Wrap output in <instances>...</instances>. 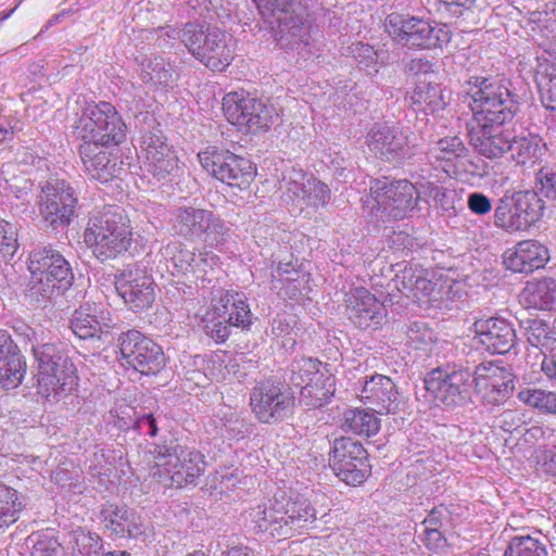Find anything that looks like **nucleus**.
I'll use <instances>...</instances> for the list:
<instances>
[{
  "label": "nucleus",
  "mask_w": 556,
  "mask_h": 556,
  "mask_svg": "<svg viewBox=\"0 0 556 556\" xmlns=\"http://www.w3.org/2000/svg\"><path fill=\"white\" fill-rule=\"evenodd\" d=\"M518 399L532 407L546 413H556V393L541 389H525L518 393Z\"/></svg>",
  "instance_id": "obj_52"
},
{
  "label": "nucleus",
  "mask_w": 556,
  "mask_h": 556,
  "mask_svg": "<svg viewBox=\"0 0 556 556\" xmlns=\"http://www.w3.org/2000/svg\"><path fill=\"white\" fill-rule=\"evenodd\" d=\"M425 389L440 405L454 409L470 400L475 386L473 372L462 365H446L432 369L425 379Z\"/></svg>",
  "instance_id": "obj_9"
},
{
  "label": "nucleus",
  "mask_w": 556,
  "mask_h": 556,
  "mask_svg": "<svg viewBox=\"0 0 556 556\" xmlns=\"http://www.w3.org/2000/svg\"><path fill=\"white\" fill-rule=\"evenodd\" d=\"M409 100L413 105H416L426 113L439 112L446 105L441 87L425 80L416 84Z\"/></svg>",
  "instance_id": "obj_38"
},
{
  "label": "nucleus",
  "mask_w": 556,
  "mask_h": 556,
  "mask_svg": "<svg viewBox=\"0 0 556 556\" xmlns=\"http://www.w3.org/2000/svg\"><path fill=\"white\" fill-rule=\"evenodd\" d=\"M434 152V157L437 160L451 162L455 159L465 156L467 149L462 139L457 136H453L440 139L437 142Z\"/></svg>",
  "instance_id": "obj_55"
},
{
  "label": "nucleus",
  "mask_w": 556,
  "mask_h": 556,
  "mask_svg": "<svg viewBox=\"0 0 556 556\" xmlns=\"http://www.w3.org/2000/svg\"><path fill=\"white\" fill-rule=\"evenodd\" d=\"M504 556H547V549L538 538L516 535L510 540Z\"/></svg>",
  "instance_id": "obj_48"
},
{
  "label": "nucleus",
  "mask_w": 556,
  "mask_h": 556,
  "mask_svg": "<svg viewBox=\"0 0 556 556\" xmlns=\"http://www.w3.org/2000/svg\"><path fill=\"white\" fill-rule=\"evenodd\" d=\"M250 405L258 421L273 425L291 414L294 396L281 382L266 380L252 389Z\"/></svg>",
  "instance_id": "obj_18"
},
{
  "label": "nucleus",
  "mask_w": 556,
  "mask_h": 556,
  "mask_svg": "<svg viewBox=\"0 0 556 556\" xmlns=\"http://www.w3.org/2000/svg\"><path fill=\"white\" fill-rule=\"evenodd\" d=\"M109 315L104 312L98 315L96 307L89 304L81 305L72 314L70 328L79 339H101L111 328L112 320Z\"/></svg>",
  "instance_id": "obj_30"
},
{
  "label": "nucleus",
  "mask_w": 556,
  "mask_h": 556,
  "mask_svg": "<svg viewBox=\"0 0 556 556\" xmlns=\"http://www.w3.org/2000/svg\"><path fill=\"white\" fill-rule=\"evenodd\" d=\"M309 178L311 175L302 169L291 167L283 173L279 188L290 199L300 200L301 195L305 193V187Z\"/></svg>",
  "instance_id": "obj_50"
},
{
  "label": "nucleus",
  "mask_w": 556,
  "mask_h": 556,
  "mask_svg": "<svg viewBox=\"0 0 556 556\" xmlns=\"http://www.w3.org/2000/svg\"><path fill=\"white\" fill-rule=\"evenodd\" d=\"M37 363V392L49 402H58L76 386V367L62 344L51 338L35 350Z\"/></svg>",
  "instance_id": "obj_4"
},
{
  "label": "nucleus",
  "mask_w": 556,
  "mask_h": 556,
  "mask_svg": "<svg viewBox=\"0 0 556 556\" xmlns=\"http://www.w3.org/2000/svg\"><path fill=\"white\" fill-rule=\"evenodd\" d=\"M136 118L140 131V149L144 156L148 172L157 180L165 179L178 170V156L168 143L153 114L143 110L136 96L128 105Z\"/></svg>",
  "instance_id": "obj_2"
},
{
  "label": "nucleus",
  "mask_w": 556,
  "mask_h": 556,
  "mask_svg": "<svg viewBox=\"0 0 556 556\" xmlns=\"http://www.w3.org/2000/svg\"><path fill=\"white\" fill-rule=\"evenodd\" d=\"M245 519L256 533L287 539L314 528L317 511L307 498L286 497L283 493L251 507Z\"/></svg>",
  "instance_id": "obj_1"
},
{
  "label": "nucleus",
  "mask_w": 556,
  "mask_h": 556,
  "mask_svg": "<svg viewBox=\"0 0 556 556\" xmlns=\"http://www.w3.org/2000/svg\"><path fill=\"white\" fill-rule=\"evenodd\" d=\"M538 465L545 475L556 478V445L539 454Z\"/></svg>",
  "instance_id": "obj_64"
},
{
  "label": "nucleus",
  "mask_w": 556,
  "mask_h": 556,
  "mask_svg": "<svg viewBox=\"0 0 556 556\" xmlns=\"http://www.w3.org/2000/svg\"><path fill=\"white\" fill-rule=\"evenodd\" d=\"M15 333L25 344L30 346L33 354L36 349H39L41 344L46 343V341L50 339V331L42 328H31L25 324L17 326L15 328Z\"/></svg>",
  "instance_id": "obj_60"
},
{
  "label": "nucleus",
  "mask_w": 556,
  "mask_h": 556,
  "mask_svg": "<svg viewBox=\"0 0 556 556\" xmlns=\"http://www.w3.org/2000/svg\"><path fill=\"white\" fill-rule=\"evenodd\" d=\"M178 38L197 60L212 71H224L233 59L231 38L216 27L186 23L178 31Z\"/></svg>",
  "instance_id": "obj_7"
},
{
  "label": "nucleus",
  "mask_w": 556,
  "mask_h": 556,
  "mask_svg": "<svg viewBox=\"0 0 556 556\" xmlns=\"http://www.w3.org/2000/svg\"><path fill=\"white\" fill-rule=\"evenodd\" d=\"M380 419L368 409H350L344 414L343 427L355 434L371 437L380 430Z\"/></svg>",
  "instance_id": "obj_42"
},
{
  "label": "nucleus",
  "mask_w": 556,
  "mask_h": 556,
  "mask_svg": "<svg viewBox=\"0 0 556 556\" xmlns=\"http://www.w3.org/2000/svg\"><path fill=\"white\" fill-rule=\"evenodd\" d=\"M26 374V362L16 349L0 357V388L11 390L17 388Z\"/></svg>",
  "instance_id": "obj_39"
},
{
  "label": "nucleus",
  "mask_w": 556,
  "mask_h": 556,
  "mask_svg": "<svg viewBox=\"0 0 556 556\" xmlns=\"http://www.w3.org/2000/svg\"><path fill=\"white\" fill-rule=\"evenodd\" d=\"M348 51L358 67L366 71L368 75H376L379 72V54L372 46L364 42H354L348 47Z\"/></svg>",
  "instance_id": "obj_49"
},
{
  "label": "nucleus",
  "mask_w": 556,
  "mask_h": 556,
  "mask_svg": "<svg viewBox=\"0 0 556 556\" xmlns=\"http://www.w3.org/2000/svg\"><path fill=\"white\" fill-rule=\"evenodd\" d=\"M510 87V80L505 77H475L473 87L469 90L472 108L490 106V103L515 96Z\"/></svg>",
  "instance_id": "obj_32"
},
{
  "label": "nucleus",
  "mask_w": 556,
  "mask_h": 556,
  "mask_svg": "<svg viewBox=\"0 0 556 556\" xmlns=\"http://www.w3.org/2000/svg\"><path fill=\"white\" fill-rule=\"evenodd\" d=\"M470 144L482 156L497 159L509 150L510 132L505 125L477 123L469 131Z\"/></svg>",
  "instance_id": "obj_26"
},
{
  "label": "nucleus",
  "mask_w": 556,
  "mask_h": 556,
  "mask_svg": "<svg viewBox=\"0 0 556 556\" xmlns=\"http://www.w3.org/2000/svg\"><path fill=\"white\" fill-rule=\"evenodd\" d=\"M350 320L361 329L377 327L383 316V305L364 288L355 289L348 299Z\"/></svg>",
  "instance_id": "obj_28"
},
{
  "label": "nucleus",
  "mask_w": 556,
  "mask_h": 556,
  "mask_svg": "<svg viewBox=\"0 0 556 556\" xmlns=\"http://www.w3.org/2000/svg\"><path fill=\"white\" fill-rule=\"evenodd\" d=\"M24 504L20 500L17 491L0 484V528L9 526L18 519Z\"/></svg>",
  "instance_id": "obj_46"
},
{
  "label": "nucleus",
  "mask_w": 556,
  "mask_h": 556,
  "mask_svg": "<svg viewBox=\"0 0 556 556\" xmlns=\"http://www.w3.org/2000/svg\"><path fill=\"white\" fill-rule=\"evenodd\" d=\"M216 305L226 311L227 321L232 327L248 328L252 324V313L242 295L237 292L226 291L220 294L218 300H214Z\"/></svg>",
  "instance_id": "obj_36"
},
{
  "label": "nucleus",
  "mask_w": 556,
  "mask_h": 556,
  "mask_svg": "<svg viewBox=\"0 0 556 556\" xmlns=\"http://www.w3.org/2000/svg\"><path fill=\"white\" fill-rule=\"evenodd\" d=\"M331 197L329 187L313 176L308 179L305 193L300 200L307 206L319 207L328 204Z\"/></svg>",
  "instance_id": "obj_53"
},
{
  "label": "nucleus",
  "mask_w": 556,
  "mask_h": 556,
  "mask_svg": "<svg viewBox=\"0 0 556 556\" xmlns=\"http://www.w3.org/2000/svg\"><path fill=\"white\" fill-rule=\"evenodd\" d=\"M73 554L79 556H98L102 549V540L98 534L77 528L70 533Z\"/></svg>",
  "instance_id": "obj_47"
},
{
  "label": "nucleus",
  "mask_w": 556,
  "mask_h": 556,
  "mask_svg": "<svg viewBox=\"0 0 556 556\" xmlns=\"http://www.w3.org/2000/svg\"><path fill=\"white\" fill-rule=\"evenodd\" d=\"M201 166L217 180L243 190L254 180L253 163L228 150L208 147L198 154Z\"/></svg>",
  "instance_id": "obj_15"
},
{
  "label": "nucleus",
  "mask_w": 556,
  "mask_h": 556,
  "mask_svg": "<svg viewBox=\"0 0 556 556\" xmlns=\"http://www.w3.org/2000/svg\"><path fill=\"white\" fill-rule=\"evenodd\" d=\"M519 97L517 94L504 98L480 108H472L473 118L477 123L506 125L510 123L519 111Z\"/></svg>",
  "instance_id": "obj_33"
},
{
  "label": "nucleus",
  "mask_w": 556,
  "mask_h": 556,
  "mask_svg": "<svg viewBox=\"0 0 556 556\" xmlns=\"http://www.w3.org/2000/svg\"><path fill=\"white\" fill-rule=\"evenodd\" d=\"M548 260V249L536 240L520 241L503 255L507 269L526 274L542 268Z\"/></svg>",
  "instance_id": "obj_27"
},
{
  "label": "nucleus",
  "mask_w": 556,
  "mask_h": 556,
  "mask_svg": "<svg viewBox=\"0 0 556 556\" xmlns=\"http://www.w3.org/2000/svg\"><path fill=\"white\" fill-rule=\"evenodd\" d=\"M330 375L321 362L312 357H300L289 368V380L295 387L306 386Z\"/></svg>",
  "instance_id": "obj_41"
},
{
  "label": "nucleus",
  "mask_w": 556,
  "mask_h": 556,
  "mask_svg": "<svg viewBox=\"0 0 556 556\" xmlns=\"http://www.w3.org/2000/svg\"><path fill=\"white\" fill-rule=\"evenodd\" d=\"M79 155L87 175L101 184L111 181L123 170V162L115 147L83 143L79 147Z\"/></svg>",
  "instance_id": "obj_24"
},
{
  "label": "nucleus",
  "mask_w": 556,
  "mask_h": 556,
  "mask_svg": "<svg viewBox=\"0 0 556 556\" xmlns=\"http://www.w3.org/2000/svg\"><path fill=\"white\" fill-rule=\"evenodd\" d=\"M419 193L408 180L375 179L370 181L369 194L365 200L376 222L399 220L417 211Z\"/></svg>",
  "instance_id": "obj_5"
},
{
  "label": "nucleus",
  "mask_w": 556,
  "mask_h": 556,
  "mask_svg": "<svg viewBox=\"0 0 556 556\" xmlns=\"http://www.w3.org/2000/svg\"><path fill=\"white\" fill-rule=\"evenodd\" d=\"M122 359L142 375H155L165 366L162 348L140 331L130 329L118 337Z\"/></svg>",
  "instance_id": "obj_20"
},
{
  "label": "nucleus",
  "mask_w": 556,
  "mask_h": 556,
  "mask_svg": "<svg viewBox=\"0 0 556 556\" xmlns=\"http://www.w3.org/2000/svg\"><path fill=\"white\" fill-rule=\"evenodd\" d=\"M528 342L538 349H549L551 344L554 343L549 326L542 319H530L526 327Z\"/></svg>",
  "instance_id": "obj_54"
},
{
  "label": "nucleus",
  "mask_w": 556,
  "mask_h": 556,
  "mask_svg": "<svg viewBox=\"0 0 556 556\" xmlns=\"http://www.w3.org/2000/svg\"><path fill=\"white\" fill-rule=\"evenodd\" d=\"M18 249L17 228L15 225L0 219V255L3 260H11Z\"/></svg>",
  "instance_id": "obj_56"
},
{
  "label": "nucleus",
  "mask_w": 556,
  "mask_h": 556,
  "mask_svg": "<svg viewBox=\"0 0 556 556\" xmlns=\"http://www.w3.org/2000/svg\"><path fill=\"white\" fill-rule=\"evenodd\" d=\"M30 278L27 285L26 296L37 306L46 305L53 296L58 295L72 283H63L48 275H39L36 269H29Z\"/></svg>",
  "instance_id": "obj_34"
},
{
  "label": "nucleus",
  "mask_w": 556,
  "mask_h": 556,
  "mask_svg": "<svg viewBox=\"0 0 556 556\" xmlns=\"http://www.w3.org/2000/svg\"><path fill=\"white\" fill-rule=\"evenodd\" d=\"M538 87L542 105L556 112V66H548L544 73L538 77Z\"/></svg>",
  "instance_id": "obj_51"
},
{
  "label": "nucleus",
  "mask_w": 556,
  "mask_h": 556,
  "mask_svg": "<svg viewBox=\"0 0 556 556\" xmlns=\"http://www.w3.org/2000/svg\"><path fill=\"white\" fill-rule=\"evenodd\" d=\"M407 344L416 350L425 349L433 340V333L425 323L414 321L407 327Z\"/></svg>",
  "instance_id": "obj_58"
},
{
  "label": "nucleus",
  "mask_w": 556,
  "mask_h": 556,
  "mask_svg": "<svg viewBox=\"0 0 556 556\" xmlns=\"http://www.w3.org/2000/svg\"><path fill=\"white\" fill-rule=\"evenodd\" d=\"M84 240L98 260L114 258L131 244L130 219L121 207L104 208L89 218Z\"/></svg>",
  "instance_id": "obj_3"
},
{
  "label": "nucleus",
  "mask_w": 556,
  "mask_h": 556,
  "mask_svg": "<svg viewBox=\"0 0 556 556\" xmlns=\"http://www.w3.org/2000/svg\"><path fill=\"white\" fill-rule=\"evenodd\" d=\"M525 425V415L513 409L504 410L495 419V426L505 432L513 433Z\"/></svg>",
  "instance_id": "obj_62"
},
{
  "label": "nucleus",
  "mask_w": 556,
  "mask_h": 556,
  "mask_svg": "<svg viewBox=\"0 0 556 556\" xmlns=\"http://www.w3.org/2000/svg\"><path fill=\"white\" fill-rule=\"evenodd\" d=\"M361 401L376 414H397L404 406V400L394 381L383 375H374L365 380L361 390Z\"/></svg>",
  "instance_id": "obj_22"
},
{
  "label": "nucleus",
  "mask_w": 556,
  "mask_h": 556,
  "mask_svg": "<svg viewBox=\"0 0 556 556\" xmlns=\"http://www.w3.org/2000/svg\"><path fill=\"white\" fill-rule=\"evenodd\" d=\"M415 289L412 293V298L421 301L422 299H428L429 301H437L438 298L435 295V287L437 283L432 280L426 278L424 276V271H420L418 276V281L416 282Z\"/></svg>",
  "instance_id": "obj_63"
},
{
  "label": "nucleus",
  "mask_w": 556,
  "mask_h": 556,
  "mask_svg": "<svg viewBox=\"0 0 556 556\" xmlns=\"http://www.w3.org/2000/svg\"><path fill=\"white\" fill-rule=\"evenodd\" d=\"M129 510L125 506L105 503L101 506L98 519L105 532L111 536L124 538V526Z\"/></svg>",
  "instance_id": "obj_43"
},
{
  "label": "nucleus",
  "mask_w": 556,
  "mask_h": 556,
  "mask_svg": "<svg viewBox=\"0 0 556 556\" xmlns=\"http://www.w3.org/2000/svg\"><path fill=\"white\" fill-rule=\"evenodd\" d=\"M77 204L74 188L64 179H50L41 186L39 214L53 229L67 227L72 223Z\"/></svg>",
  "instance_id": "obj_16"
},
{
  "label": "nucleus",
  "mask_w": 556,
  "mask_h": 556,
  "mask_svg": "<svg viewBox=\"0 0 556 556\" xmlns=\"http://www.w3.org/2000/svg\"><path fill=\"white\" fill-rule=\"evenodd\" d=\"M28 269L48 275L63 283H72L74 275L70 263L51 245L37 247L29 253Z\"/></svg>",
  "instance_id": "obj_29"
},
{
  "label": "nucleus",
  "mask_w": 556,
  "mask_h": 556,
  "mask_svg": "<svg viewBox=\"0 0 556 556\" xmlns=\"http://www.w3.org/2000/svg\"><path fill=\"white\" fill-rule=\"evenodd\" d=\"M223 112L229 123L250 132L269 129L279 116L274 104L237 91L224 97Z\"/></svg>",
  "instance_id": "obj_14"
},
{
  "label": "nucleus",
  "mask_w": 556,
  "mask_h": 556,
  "mask_svg": "<svg viewBox=\"0 0 556 556\" xmlns=\"http://www.w3.org/2000/svg\"><path fill=\"white\" fill-rule=\"evenodd\" d=\"M261 13L277 25V40L282 47L296 49L307 45L305 9L293 0H258Z\"/></svg>",
  "instance_id": "obj_13"
},
{
  "label": "nucleus",
  "mask_w": 556,
  "mask_h": 556,
  "mask_svg": "<svg viewBox=\"0 0 556 556\" xmlns=\"http://www.w3.org/2000/svg\"><path fill=\"white\" fill-rule=\"evenodd\" d=\"M140 67L141 80L147 85L169 89L179 79L175 64L160 55L143 58Z\"/></svg>",
  "instance_id": "obj_31"
},
{
  "label": "nucleus",
  "mask_w": 556,
  "mask_h": 556,
  "mask_svg": "<svg viewBox=\"0 0 556 556\" xmlns=\"http://www.w3.org/2000/svg\"><path fill=\"white\" fill-rule=\"evenodd\" d=\"M76 131L84 143L117 147L126 138V124L109 102L87 103L76 122Z\"/></svg>",
  "instance_id": "obj_8"
},
{
  "label": "nucleus",
  "mask_w": 556,
  "mask_h": 556,
  "mask_svg": "<svg viewBox=\"0 0 556 556\" xmlns=\"http://www.w3.org/2000/svg\"><path fill=\"white\" fill-rule=\"evenodd\" d=\"M472 328L479 344L492 354H506L517 343L516 329L506 318L498 316L478 318Z\"/></svg>",
  "instance_id": "obj_23"
},
{
  "label": "nucleus",
  "mask_w": 556,
  "mask_h": 556,
  "mask_svg": "<svg viewBox=\"0 0 556 556\" xmlns=\"http://www.w3.org/2000/svg\"><path fill=\"white\" fill-rule=\"evenodd\" d=\"M546 150V144L538 136H522L510 139L509 150L511 157L518 163L526 165L535 163L540 160Z\"/></svg>",
  "instance_id": "obj_40"
},
{
  "label": "nucleus",
  "mask_w": 556,
  "mask_h": 556,
  "mask_svg": "<svg viewBox=\"0 0 556 556\" xmlns=\"http://www.w3.org/2000/svg\"><path fill=\"white\" fill-rule=\"evenodd\" d=\"M533 294L539 299V305L545 309H556V279L545 278L539 281Z\"/></svg>",
  "instance_id": "obj_59"
},
{
  "label": "nucleus",
  "mask_w": 556,
  "mask_h": 556,
  "mask_svg": "<svg viewBox=\"0 0 556 556\" xmlns=\"http://www.w3.org/2000/svg\"><path fill=\"white\" fill-rule=\"evenodd\" d=\"M115 288L132 311L149 308L154 301V283L142 271H124L116 280Z\"/></svg>",
  "instance_id": "obj_25"
},
{
  "label": "nucleus",
  "mask_w": 556,
  "mask_h": 556,
  "mask_svg": "<svg viewBox=\"0 0 556 556\" xmlns=\"http://www.w3.org/2000/svg\"><path fill=\"white\" fill-rule=\"evenodd\" d=\"M152 454L155 459L153 477L165 486L182 488L195 483L204 472L203 455L178 443L155 445Z\"/></svg>",
  "instance_id": "obj_6"
},
{
  "label": "nucleus",
  "mask_w": 556,
  "mask_h": 556,
  "mask_svg": "<svg viewBox=\"0 0 556 556\" xmlns=\"http://www.w3.org/2000/svg\"><path fill=\"white\" fill-rule=\"evenodd\" d=\"M473 372L475 387L481 392L482 388H515L514 375L510 370L498 364L489 362L478 365Z\"/></svg>",
  "instance_id": "obj_35"
},
{
  "label": "nucleus",
  "mask_w": 556,
  "mask_h": 556,
  "mask_svg": "<svg viewBox=\"0 0 556 556\" xmlns=\"http://www.w3.org/2000/svg\"><path fill=\"white\" fill-rule=\"evenodd\" d=\"M420 271L421 269L414 268L412 266H405L404 269L400 271V274L395 275V288L406 296H412V293L415 289L414 285H416L418 281Z\"/></svg>",
  "instance_id": "obj_61"
},
{
  "label": "nucleus",
  "mask_w": 556,
  "mask_h": 556,
  "mask_svg": "<svg viewBox=\"0 0 556 556\" xmlns=\"http://www.w3.org/2000/svg\"><path fill=\"white\" fill-rule=\"evenodd\" d=\"M544 201L534 190L505 192L494 210V225L508 232L527 230L541 219Z\"/></svg>",
  "instance_id": "obj_11"
},
{
  "label": "nucleus",
  "mask_w": 556,
  "mask_h": 556,
  "mask_svg": "<svg viewBox=\"0 0 556 556\" xmlns=\"http://www.w3.org/2000/svg\"><path fill=\"white\" fill-rule=\"evenodd\" d=\"M172 230L175 235L189 241H203L210 247H218L226 241L229 228L212 211L181 206L172 217Z\"/></svg>",
  "instance_id": "obj_10"
},
{
  "label": "nucleus",
  "mask_w": 556,
  "mask_h": 556,
  "mask_svg": "<svg viewBox=\"0 0 556 556\" xmlns=\"http://www.w3.org/2000/svg\"><path fill=\"white\" fill-rule=\"evenodd\" d=\"M384 27L397 43L407 48H441L451 40V31L446 25L432 24L414 16L405 17L397 13L388 15Z\"/></svg>",
  "instance_id": "obj_12"
},
{
  "label": "nucleus",
  "mask_w": 556,
  "mask_h": 556,
  "mask_svg": "<svg viewBox=\"0 0 556 556\" xmlns=\"http://www.w3.org/2000/svg\"><path fill=\"white\" fill-rule=\"evenodd\" d=\"M3 182L0 189L7 194H13L17 199H25L33 189V181L24 174H16L14 164H7L1 170Z\"/></svg>",
  "instance_id": "obj_45"
},
{
  "label": "nucleus",
  "mask_w": 556,
  "mask_h": 556,
  "mask_svg": "<svg viewBox=\"0 0 556 556\" xmlns=\"http://www.w3.org/2000/svg\"><path fill=\"white\" fill-rule=\"evenodd\" d=\"M329 465L340 480L351 485L363 483L371 468L364 446L345 437L333 441Z\"/></svg>",
  "instance_id": "obj_19"
},
{
  "label": "nucleus",
  "mask_w": 556,
  "mask_h": 556,
  "mask_svg": "<svg viewBox=\"0 0 556 556\" xmlns=\"http://www.w3.org/2000/svg\"><path fill=\"white\" fill-rule=\"evenodd\" d=\"M300 403L308 409L324 406L336 392V380L332 375H325L321 379L300 387Z\"/></svg>",
  "instance_id": "obj_37"
},
{
  "label": "nucleus",
  "mask_w": 556,
  "mask_h": 556,
  "mask_svg": "<svg viewBox=\"0 0 556 556\" xmlns=\"http://www.w3.org/2000/svg\"><path fill=\"white\" fill-rule=\"evenodd\" d=\"M226 311L213 304L212 308L202 318L204 332L215 342H225L231 332V325L227 321Z\"/></svg>",
  "instance_id": "obj_44"
},
{
  "label": "nucleus",
  "mask_w": 556,
  "mask_h": 556,
  "mask_svg": "<svg viewBox=\"0 0 556 556\" xmlns=\"http://www.w3.org/2000/svg\"><path fill=\"white\" fill-rule=\"evenodd\" d=\"M159 254L172 275L184 276L190 280L210 281L208 275L217 264V257L213 253L190 250L179 241L162 247Z\"/></svg>",
  "instance_id": "obj_17"
},
{
  "label": "nucleus",
  "mask_w": 556,
  "mask_h": 556,
  "mask_svg": "<svg viewBox=\"0 0 556 556\" xmlns=\"http://www.w3.org/2000/svg\"><path fill=\"white\" fill-rule=\"evenodd\" d=\"M540 192L556 206V165H545L536 174Z\"/></svg>",
  "instance_id": "obj_57"
},
{
  "label": "nucleus",
  "mask_w": 556,
  "mask_h": 556,
  "mask_svg": "<svg viewBox=\"0 0 556 556\" xmlns=\"http://www.w3.org/2000/svg\"><path fill=\"white\" fill-rule=\"evenodd\" d=\"M369 149L387 162H402L414 155V144L406 131L388 125L372 127L367 137Z\"/></svg>",
  "instance_id": "obj_21"
}]
</instances>
